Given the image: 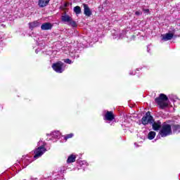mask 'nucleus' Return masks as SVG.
Instances as JSON below:
<instances>
[{
	"mask_svg": "<svg viewBox=\"0 0 180 180\" xmlns=\"http://www.w3.org/2000/svg\"><path fill=\"white\" fill-rule=\"evenodd\" d=\"M69 5H70V3H65L64 7L67 8V7H68Z\"/></svg>",
	"mask_w": 180,
	"mask_h": 180,
	"instance_id": "20",
	"label": "nucleus"
},
{
	"mask_svg": "<svg viewBox=\"0 0 180 180\" xmlns=\"http://www.w3.org/2000/svg\"><path fill=\"white\" fill-rule=\"evenodd\" d=\"M162 36V40H164V41H168V40H172L174 37V33H166Z\"/></svg>",
	"mask_w": 180,
	"mask_h": 180,
	"instance_id": "8",
	"label": "nucleus"
},
{
	"mask_svg": "<svg viewBox=\"0 0 180 180\" xmlns=\"http://www.w3.org/2000/svg\"><path fill=\"white\" fill-rule=\"evenodd\" d=\"M104 120L113 122V120H115V114H113V111H107L104 115Z\"/></svg>",
	"mask_w": 180,
	"mask_h": 180,
	"instance_id": "6",
	"label": "nucleus"
},
{
	"mask_svg": "<svg viewBox=\"0 0 180 180\" xmlns=\"http://www.w3.org/2000/svg\"><path fill=\"white\" fill-rule=\"evenodd\" d=\"M141 123L144 126H147L148 124H152V129L155 130V131H158V130L161 129V122L160 120L155 122L154 117L151 115V112L150 111H148L142 117Z\"/></svg>",
	"mask_w": 180,
	"mask_h": 180,
	"instance_id": "1",
	"label": "nucleus"
},
{
	"mask_svg": "<svg viewBox=\"0 0 180 180\" xmlns=\"http://www.w3.org/2000/svg\"><path fill=\"white\" fill-rule=\"evenodd\" d=\"M157 135V133H155V131H150L148 134V140H154V139H155V136Z\"/></svg>",
	"mask_w": 180,
	"mask_h": 180,
	"instance_id": "13",
	"label": "nucleus"
},
{
	"mask_svg": "<svg viewBox=\"0 0 180 180\" xmlns=\"http://www.w3.org/2000/svg\"><path fill=\"white\" fill-rule=\"evenodd\" d=\"M149 11H150L149 9H146V12H149Z\"/></svg>",
	"mask_w": 180,
	"mask_h": 180,
	"instance_id": "22",
	"label": "nucleus"
},
{
	"mask_svg": "<svg viewBox=\"0 0 180 180\" xmlns=\"http://www.w3.org/2000/svg\"><path fill=\"white\" fill-rule=\"evenodd\" d=\"M135 15H136L137 16H139V15H141V13L139 11H136Z\"/></svg>",
	"mask_w": 180,
	"mask_h": 180,
	"instance_id": "21",
	"label": "nucleus"
},
{
	"mask_svg": "<svg viewBox=\"0 0 180 180\" xmlns=\"http://www.w3.org/2000/svg\"><path fill=\"white\" fill-rule=\"evenodd\" d=\"M75 160H77V155L71 154L70 155L68 156L67 159V163L71 164L72 162H75Z\"/></svg>",
	"mask_w": 180,
	"mask_h": 180,
	"instance_id": "11",
	"label": "nucleus"
},
{
	"mask_svg": "<svg viewBox=\"0 0 180 180\" xmlns=\"http://www.w3.org/2000/svg\"><path fill=\"white\" fill-rule=\"evenodd\" d=\"M172 130L174 133H180V124H173Z\"/></svg>",
	"mask_w": 180,
	"mask_h": 180,
	"instance_id": "15",
	"label": "nucleus"
},
{
	"mask_svg": "<svg viewBox=\"0 0 180 180\" xmlns=\"http://www.w3.org/2000/svg\"><path fill=\"white\" fill-rule=\"evenodd\" d=\"M65 63H66V64H71V60L70 59H65L64 60Z\"/></svg>",
	"mask_w": 180,
	"mask_h": 180,
	"instance_id": "19",
	"label": "nucleus"
},
{
	"mask_svg": "<svg viewBox=\"0 0 180 180\" xmlns=\"http://www.w3.org/2000/svg\"><path fill=\"white\" fill-rule=\"evenodd\" d=\"M74 12L76 15H79L81 13V7L79 6L74 7Z\"/></svg>",
	"mask_w": 180,
	"mask_h": 180,
	"instance_id": "16",
	"label": "nucleus"
},
{
	"mask_svg": "<svg viewBox=\"0 0 180 180\" xmlns=\"http://www.w3.org/2000/svg\"><path fill=\"white\" fill-rule=\"evenodd\" d=\"M70 25H71V26H72V27H77V26H78V25H77V22L74 20H70V22H69Z\"/></svg>",
	"mask_w": 180,
	"mask_h": 180,
	"instance_id": "18",
	"label": "nucleus"
},
{
	"mask_svg": "<svg viewBox=\"0 0 180 180\" xmlns=\"http://www.w3.org/2000/svg\"><path fill=\"white\" fill-rule=\"evenodd\" d=\"M61 19L63 22H67L68 23H70L72 18H71L70 15H62Z\"/></svg>",
	"mask_w": 180,
	"mask_h": 180,
	"instance_id": "14",
	"label": "nucleus"
},
{
	"mask_svg": "<svg viewBox=\"0 0 180 180\" xmlns=\"http://www.w3.org/2000/svg\"><path fill=\"white\" fill-rule=\"evenodd\" d=\"M63 67H64V63L61 61H58L53 63L51 66L53 71L58 72V74H62V72H64V69H63Z\"/></svg>",
	"mask_w": 180,
	"mask_h": 180,
	"instance_id": "5",
	"label": "nucleus"
},
{
	"mask_svg": "<svg viewBox=\"0 0 180 180\" xmlns=\"http://www.w3.org/2000/svg\"><path fill=\"white\" fill-rule=\"evenodd\" d=\"M47 151V148H46V147H44V145H42L37 148H35V150H34V160H37V158H40V157H41L44 153H46Z\"/></svg>",
	"mask_w": 180,
	"mask_h": 180,
	"instance_id": "4",
	"label": "nucleus"
},
{
	"mask_svg": "<svg viewBox=\"0 0 180 180\" xmlns=\"http://www.w3.org/2000/svg\"><path fill=\"white\" fill-rule=\"evenodd\" d=\"M50 0H39L38 5L39 8H44L49 5Z\"/></svg>",
	"mask_w": 180,
	"mask_h": 180,
	"instance_id": "10",
	"label": "nucleus"
},
{
	"mask_svg": "<svg viewBox=\"0 0 180 180\" xmlns=\"http://www.w3.org/2000/svg\"><path fill=\"white\" fill-rule=\"evenodd\" d=\"M130 75H133V74L130 73Z\"/></svg>",
	"mask_w": 180,
	"mask_h": 180,
	"instance_id": "23",
	"label": "nucleus"
},
{
	"mask_svg": "<svg viewBox=\"0 0 180 180\" xmlns=\"http://www.w3.org/2000/svg\"><path fill=\"white\" fill-rule=\"evenodd\" d=\"M28 25H29V28L31 29V30H33L34 27H39V26H40V24H39V22L37 21L29 22Z\"/></svg>",
	"mask_w": 180,
	"mask_h": 180,
	"instance_id": "12",
	"label": "nucleus"
},
{
	"mask_svg": "<svg viewBox=\"0 0 180 180\" xmlns=\"http://www.w3.org/2000/svg\"><path fill=\"white\" fill-rule=\"evenodd\" d=\"M72 137H74V134H72V133L63 136V139H64V140H65V141H67V140H68V139H72Z\"/></svg>",
	"mask_w": 180,
	"mask_h": 180,
	"instance_id": "17",
	"label": "nucleus"
},
{
	"mask_svg": "<svg viewBox=\"0 0 180 180\" xmlns=\"http://www.w3.org/2000/svg\"><path fill=\"white\" fill-rule=\"evenodd\" d=\"M160 136L161 137H167V136H171L172 134V127L169 124H163L159 131Z\"/></svg>",
	"mask_w": 180,
	"mask_h": 180,
	"instance_id": "3",
	"label": "nucleus"
},
{
	"mask_svg": "<svg viewBox=\"0 0 180 180\" xmlns=\"http://www.w3.org/2000/svg\"><path fill=\"white\" fill-rule=\"evenodd\" d=\"M83 8H84V13L86 16H91L92 15V11H91V8H89V6L88 4H83Z\"/></svg>",
	"mask_w": 180,
	"mask_h": 180,
	"instance_id": "7",
	"label": "nucleus"
},
{
	"mask_svg": "<svg viewBox=\"0 0 180 180\" xmlns=\"http://www.w3.org/2000/svg\"><path fill=\"white\" fill-rule=\"evenodd\" d=\"M53 25L51 22H45L43 23L41 26V30H51Z\"/></svg>",
	"mask_w": 180,
	"mask_h": 180,
	"instance_id": "9",
	"label": "nucleus"
},
{
	"mask_svg": "<svg viewBox=\"0 0 180 180\" xmlns=\"http://www.w3.org/2000/svg\"><path fill=\"white\" fill-rule=\"evenodd\" d=\"M168 96L165 94H160L158 97L155 98V102L157 103L160 108V109H165V108H168Z\"/></svg>",
	"mask_w": 180,
	"mask_h": 180,
	"instance_id": "2",
	"label": "nucleus"
}]
</instances>
